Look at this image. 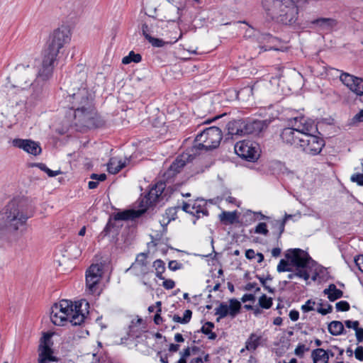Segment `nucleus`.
<instances>
[{
  "label": "nucleus",
  "instance_id": "nucleus-1",
  "mask_svg": "<svg viewBox=\"0 0 363 363\" xmlns=\"http://www.w3.org/2000/svg\"><path fill=\"white\" fill-rule=\"evenodd\" d=\"M69 97L72 99L71 108L74 110V119L77 124L89 129L98 128L102 124L85 88H80L77 92L69 94Z\"/></svg>",
  "mask_w": 363,
  "mask_h": 363
},
{
  "label": "nucleus",
  "instance_id": "nucleus-2",
  "mask_svg": "<svg viewBox=\"0 0 363 363\" xmlns=\"http://www.w3.org/2000/svg\"><path fill=\"white\" fill-rule=\"evenodd\" d=\"M83 306L86 309L89 303L82 300L73 305L70 301L62 300L52 306L50 320L55 325H65L67 322H69L72 325H81L86 318L85 313L82 312Z\"/></svg>",
  "mask_w": 363,
  "mask_h": 363
},
{
  "label": "nucleus",
  "instance_id": "nucleus-3",
  "mask_svg": "<svg viewBox=\"0 0 363 363\" xmlns=\"http://www.w3.org/2000/svg\"><path fill=\"white\" fill-rule=\"evenodd\" d=\"M266 16L284 25H294L298 21V8L294 0H261Z\"/></svg>",
  "mask_w": 363,
  "mask_h": 363
},
{
  "label": "nucleus",
  "instance_id": "nucleus-4",
  "mask_svg": "<svg viewBox=\"0 0 363 363\" xmlns=\"http://www.w3.org/2000/svg\"><path fill=\"white\" fill-rule=\"evenodd\" d=\"M33 206L26 199H13L6 206L2 215L5 226L14 231L26 225L33 216Z\"/></svg>",
  "mask_w": 363,
  "mask_h": 363
},
{
  "label": "nucleus",
  "instance_id": "nucleus-5",
  "mask_svg": "<svg viewBox=\"0 0 363 363\" xmlns=\"http://www.w3.org/2000/svg\"><path fill=\"white\" fill-rule=\"evenodd\" d=\"M314 129L313 121L305 117L295 118L294 127L284 128L280 138L284 143L298 148L306 132L313 131Z\"/></svg>",
  "mask_w": 363,
  "mask_h": 363
},
{
  "label": "nucleus",
  "instance_id": "nucleus-6",
  "mask_svg": "<svg viewBox=\"0 0 363 363\" xmlns=\"http://www.w3.org/2000/svg\"><path fill=\"white\" fill-rule=\"evenodd\" d=\"M223 134L220 128L211 126L198 134L192 147V151L197 153L199 150H210L218 147L222 140Z\"/></svg>",
  "mask_w": 363,
  "mask_h": 363
},
{
  "label": "nucleus",
  "instance_id": "nucleus-7",
  "mask_svg": "<svg viewBox=\"0 0 363 363\" xmlns=\"http://www.w3.org/2000/svg\"><path fill=\"white\" fill-rule=\"evenodd\" d=\"M145 211L146 208L139 210L130 209L116 213L113 217L109 218L101 234L103 236H106L111 232L118 233L119 228L122 226V225H118L116 223L118 221L133 220L136 218H139Z\"/></svg>",
  "mask_w": 363,
  "mask_h": 363
},
{
  "label": "nucleus",
  "instance_id": "nucleus-8",
  "mask_svg": "<svg viewBox=\"0 0 363 363\" xmlns=\"http://www.w3.org/2000/svg\"><path fill=\"white\" fill-rule=\"evenodd\" d=\"M69 40V32L66 28L56 29L50 35L48 47L45 49L43 53L57 58L60 50Z\"/></svg>",
  "mask_w": 363,
  "mask_h": 363
},
{
  "label": "nucleus",
  "instance_id": "nucleus-9",
  "mask_svg": "<svg viewBox=\"0 0 363 363\" xmlns=\"http://www.w3.org/2000/svg\"><path fill=\"white\" fill-rule=\"evenodd\" d=\"M56 60L57 58L43 53V60L33 84V86H36L37 94L41 91L44 82L52 77Z\"/></svg>",
  "mask_w": 363,
  "mask_h": 363
},
{
  "label": "nucleus",
  "instance_id": "nucleus-10",
  "mask_svg": "<svg viewBox=\"0 0 363 363\" xmlns=\"http://www.w3.org/2000/svg\"><path fill=\"white\" fill-rule=\"evenodd\" d=\"M34 73V69L29 65H18L13 73L14 84L13 86L21 90L32 86L34 91L36 92V86H33L34 81L31 82Z\"/></svg>",
  "mask_w": 363,
  "mask_h": 363
},
{
  "label": "nucleus",
  "instance_id": "nucleus-11",
  "mask_svg": "<svg viewBox=\"0 0 363 363\" xmlns=\"http://www.w3.org/2000/svg\"><path fill=\"white\" fill-rule=\"evenodd\" d=\"M316 130L317 128L315 127L313 131L306 132L298 147L305 153L311 155L320 154L325 145L324 140L322 138L313 134Z\"/></svg>",
  "mask_w": 363,
  "mask_h": 363
},
{
  "label": "nucleus",
  "instance_id": "nucleus-12",
  "mask_svg": "<svg viewBox=\"0 0 363 363\" xmlns=\"http://www.w3.org/2000/svg\"><path fill=\"white\" fill-rule=\"evenodd\" d=\"M259 146L256 142L245 140L235 145L236 154L249 162H255L259 157Z\"/></svg>",
  "mask_w": 363,
  "mask_h": 363
},
{
  "label": "nucleus",
  "instance_id": "nucleus-13",
  "mask_svg": "<svg viewBox=\"0 0 363 363\" xmlns=\"http://www.w3.org/2000/svg\"><path fill=\"white\" fill-rule=\"evenodd\" d=\"M102 277V267L98 264H91L86 272V286L90 294L98 292V284Z\"/></svg>",
  "mask_w": 363,
  "mask_h": 363
},
{
  "label": "nucleus",
  "instance_id": "nucleus-14",
  "mask_svg": "<svg viewBox=\"0 0 363 363\" xmlns=\"http://www.w3.org/2000/svg\"><path fill=\"white\" fill-rule=\"evenodd\" d=\"M241 303L236 298L229 300V305L225 302H220L219 306L215 309V315H218L217 321L230 315L232 318L240 312Z\"/></svg>",
  "mask_w": 363,
  "mask_h": 363
},
{
  "label": "nucleus",
  "instance_id": "nucleus-15",
  "mask_svg": "<svg viewBox=\"0 0 363 363\" xmlns=\"http://www.w3.org/2000/svg\"><path fill=\"white\" fill-rule=\"evenodd\" d=\"M340 79L350 91L360 97L363 101V79L347 72H342Z\"/></svg>",
  "mask_w": 363,
  "mask_h": 363
},
{
  "label": "nucleus",
  "instance_id": "nucleus-16",
  "mask_svg": "<svg viewBox=\"0 0 363 363\" xmlns=\"http://www.w3.org/2000/svg\"><path fill=\"white\" fill-rule=\"evenodd\" d=\"M147 258V253L142 252L138 254L135 262L132 264L128 270L131 271L135 276L145 278L149 274L152 273Z\"/></svg>",
  "mask_w": 363,
  "mask_h": 363
},
{
  "label": "nucleus",
  "instance_id": "nucleus-17",
  "mask_svg": "<svg viewBox=\"0 0 363 363\" xmlns=\"http://www.w3.org/2000/svg\"><path fill=\"white\" fill-rule=\"evenodd\" d=\"M285 257L291 262L292 266L296 268H305L310 259L305 251L298 248L288 250Z\"/></svg>",
  "mask_w": 363,
  "mask_h": 363
},
{
  "label": "nucleus",
  "instance_id": "nucleus-18",
  "mask_svg": "<svg viewBox=\"0 0 363 363\" xmlns=\"http://www.w3.org/2000/svg\"><path fill=\"white\" fill-rule=\"evenodd\" d=\"M13 146L23 150L25 152L38 155L41 152V147L38 143L27 139L16 138L12 140Z\"/></svg>",
  "mask_w": 363,
  "mask_h": 363
},
{
  "label": "nucleus",
  "instance_id": "nucleus-19",
  "mask_svg": "<svg viewBox=\"0 0 363 363\" xmlns=\"http://www.w3.org/2000/svg\"><path fill=\"white\" fill-rule=\"evenodd\" d=\"M49 337V335H45L44 342L38 347V363H52L57 361V357L53 355V350L46 342Z\"/></svg>",
  "mask_w": 363,
  "mask_h": 363
},
{
  "label": "nucleus",
  "instance_id": "nucleus-20",
  "mask_svg": "<svg viewBox=\"0 0 363 363\" xmlns=\"http://www.w3.org/2000/svg\"><path fill=\"white\" fill-rule=\"evenodd\" d=\"M268 126L267 121L252 120L243 121V132L245 134L257 135Z\"/></svg>",
  "mask_w": 363,
  "mask_h": 363
},
{
  "label": "nucleus",
  "instance_id": "nucleus-21",
  "mask_svg": "<svg viewBox=\"0 0 363 363\" xmlns=\"http://www.w3.org/2000/svg\"><path fill=\"white\" fill-rule=\"evenodd\" d=\"M188 157L186 155L178 156L164 173V177L169 179L179 173L186 165Z\"/></svg>",
  "mask_w": 363,
  "mask_h": 363
},
{
  "label": "nucleus",
  "instance_id": "nucleus-22",
  "mask_svg": "<svg viewBox=\"0 0 363 363\" xmlns=\"http://www.w3.org/2000/svg\"><path fill=\"white\" fill-rule=\"evenodd\" d=\"M166 188L164 182H159L149 191L145 196V203L148 205H152L156 203L159 197L162 194Z\"/></svg>",
  "mask_w": 363,
  "mask_h": 363
},
{
  "label": "nucleus",
  "instance_id": "nucleus-23",
  "mask_svg": "<svg viewBox=\"0 0 363 363\" xmlns=\"http://www.w3.org/2000/svg\"><path fill=\"white\" fill-rule=\"evenodd\" d=\"M192 215L199 219L201 216H208V211L206 208V203L203 199H197L191 203Z\"/></svg>",
  "mask_w": 363,
  "mask_h": 363
},
{
  "label": "nucleus",
  "instance_id": "nucleus-24",
  "mask_svg": "<svg viewBox=\"0 0 363 363\" xmlns=\"http://www.w3.org/2000/svg\"><path fill=\"white\" fill-rule=\"evenodd\" d=\"M262 336L255 333L250 335L245 342V349L250 352H255L262 345Z\"/></svg>",
  "mask_w": 363,
  "mask_h": 363
},
{
  "label": "nucleus",
  "instance_id": "nucleus-25",
  "mask_svg": "<svg viewBox=\"0 0 363 363\" xmlns=\"http://www.w3.org/2000/svg\"><path fill=\"white\" fill-rule=\"evenodd\" d=\"M126 165V160L123 161L118 157H111L108 163V171L115 174L120 172Z\"/></svg>",
  "mask_w": 363,
  "mask_h": 363
},
{
  "label": "nucleus",
  "instance_id": "nucleus-26",
  "mask_svg": "<svg viewBox=\"0 0 363 363\" xmlns=\"http://www.w3.org/2000/svg\"><path fill=\"white\" fill-rule=\"evenodd\" d=\"M228 134L233 135H242L243 132V121H230L227 124Z\"/></svg>",
  "mask_w": 363,
  "mask_h": 363
},
{
  "label": "nucleus",
  "instance_id": "nucleus-27",
  "mask_svg": "<svg viewBox=\"0 0 363 363\" xmlns=\"http://www.w3.org/2000/svg\"><path fill=\"white\" fill-rule=\"evenodd\" d=\"M311 357L313 363H327L329 359L328 352L322 348L313 350L311 353Z\"/></svg>",
  "mask_w": 363,
  "mask_h": 363
},
{
  "label": "nucleus",
  "instance_id": "nucleus-28",
  "mask_svg": "<svg viewBox=\"0 0 363 363\" xmlns=\"http://www.w3.org/2000/svg\"><path fill=\"white\" fill-rule=\"evenodd\" d=\"M323 293L328 295V298L330 301H335L343 296V292L337 289L336 286L333 284H330L328 289H324Z\"/></svg>",
  "mask_w": 363,
  "mask_h": 363
},
{
  "label": "nucleus",
  "instance_id": "nucleus-29",
  "mask_svg": "<svg viewBox=\"0 0 363 363\" xmlns=\"http://www.w3.org/2000/svg\"><path fill=\"white\" fill-rule=\"evenodd\" d=\"M259 39L262 43H266L268 44V45H265L263 46H260L261 50L267 51V50H277V48H274L271 45V44L274 43L277 40V39L275 37L272 36L271 34H269V33L262 34Z\"/></svg>",
  "mask_w": 363,
  "mask_h": 363
},
{
  "label": "nucleus",
  "instance_id": "nucleus-30",
  "mask_svg": "<svg viewBox=\"0 0 363 363\" xmlns=\"http://www.w3.org/2000/svg\"><path fill=\"white\" fill-rule=\"evenodd\" d=\"M328 331L333 335H340L344 332V325L340 321L333 320L328 325Z\"/></svg>",
  "mask_w": 363,
  "mask_h": 363
},
{
  "label": "nucleus",
  "instance_id": "nucleus-31",
  "mask_svg": "<svg viewBox=\"0 0 363 363\" xmlns=\"http://www.w3.org/2000/svg\"><path fill=\"white\" fill-rule=\"evenodd\" d=\"M219 218L224 224H233L237 219L236 212L223 211L219 215Z\"/></svg>",
  "mask_w": 363,
  "mask_h": 363
},
{
  "label": "nucleus",
  "instance_id": "nucleus-32",
  "mask_svg": "<svg viewBox=\"0 0 363 363\" xmlns=\"http://www.w3.org/2000/svg\"><path fill=\"white\" fill-rule=\"evenodd\" d=\"M312 23L323 29L330 28L335 25V21L328 18H318L314 20Z\"/></svg>",
  "mask_w": 363,
  "mask_h": 363
},
{
  "label": "nucleus",
  "instance_id": "nucleus-33",
  "mask_svg": "<svg viewBox=\"0 0 363 363\" xmlns=\"http://www.w3.org/2000/svg\"><path fill=\"white\" fill-rule=\"evenodd\" d=\"M214 328V324L211 322H206L201 328V331L203 334L208 335V338L209 340H215L217 337V335L212 332L213 328Z\"/></svg>",
  "mask_w": 363,
  "mask_h": 363
},
{
  "label": "nucleus",
  "instance_id": "nucleus-34",
  "mask_svg": "<svg viewBox=\"0 0 363 363\" xmlns=\"http://www.w3.org/2000/svg\"><path fill=\"white\" fill-rule=\"evenodd\" d=\"M153 267L155 269V275L160 279H164L162 276L163 272L165 271L164 262L162 259H156L153 262Z\"/></svg>",
  "mask_w": 363,
  "mask_h": 363
},
{
  "label": "nucleus",
  "instance_id": "nucleus-35",
  "mask_svg": "<svg viewBox=\"0 0 363 363\" xmlns=\"http://www.w3.org/2000/svg\"><path fill=\"white\" fill-rule=\"evenodd\" d=\"M142 60V56L140 54L135 53L133 51H130L128 55L124 57L122 59V63L124 65L130 64V62L138 63Z\"/></svg>",
  "mask_w": 363,
  "mask_h": 363
},
{
  "label": "nucleus",
  "instance_id": "nucleus-36",
  "mask_svg": "<svg viewBox=\"0 0 363 363\" xmlns=\"http://www.w3.org/2000/svg\"><path fill=\"white\" fill-rule=\"evenodd\" d=\"M291 267L292 264L289 259L286 260L284 259H281L277 265V269L279 273L284 272H292Z\"/></svg>",
  "mask_w": 363,
  "mask_h": 363
},
{
  "label": "nucleus",
  "instance_id": "nucleus-37",
  "mask_svg": "<svg viewBox=\"0 0 363 363\" xmlns=\"http://www.w3.org/2000/svg\"><path fill=\"white\" fill-rule=\"evenodd\" d=\"M259 305L262 308L269 309L272 306V299L263 294L259 299Z\"/></svg>",
  "mask_w": 363,
  "mask_h": 363
},
{
  "label": "nucleus",
  "instance_id": "nucleus-38",
  "mask_svg": "<svg viewBox=\"0 0 363 363\" xmlns=\"http://www.w3.org/2000/svg\"><path fill=\"white\" fill-rule=\"evenodd\" d=\"M42 171L46 172L50 177H55L60 174V171H52L45 164L38 163L36 164Z\"/></svg>",
  "mask_w": 363,
  "mask_h": 363
},
{
  "label": "nucleus",
  "instance_id": "nucleus-39",
  "mask_svg": "<svg viewBox=\"0 0 363 363\" xmlns=\"http://www.w3.org/2000/svg\"><path fill=\"white\" fill-rule=\"evenodd\" d=\"M255 233L267 235L269 230L265 223H259L255 228Z\"/></svg>",
  "mask_w": 363,
  "mask_h": 363
},
{
  "label": "nucleus",
  "instance_id": "nucleus-40",
  "mask_svg": "<svg viewBox=\"0 0 363 363\" xmlns=\"http://www.w3.org/2000/svg\"><path fill=\"white\" fill-rule=\"evenodd\" d=\"M308 350H309V347H306L303 344H298L294 350V354L297 357L301 358L303 357L305 352H307Z\"/></svg>",
  "mask_w": 363,
  "mask_h": 363
},
{
  "label": "nucleus",
  "instance_id": "nucleus-41",
  "mask_svg": "<svg viewBox=\"0 0 363 363\" xmlns=\"http://www.w3.org/2000/svg\"><path fill=\"white\" fill-rule=\"evenodd\" d=\"M315 302L311 299L308 300L305 304L301 306V310L304 313H307L314 310Z\"/></svg>",
  "mask_w": 363,
  "mask_h": 363
},
{
  "label": "nucleus",
  "instance_id": "nucleus-42",
  "mask_svg": "<svg viewBox=\"0 0 363 363\" xmlns=\"http://www.w3.org/2000/svg\"><path fill=\"white\" fill-rule=\"evenodd\" d=\"M337 311H347L350 310V304L346 301H340L335 305Z\"/></svg>",
  "mask_w": 363,
  "mask_h": 363
},
{
  "label": "nucleus",
  "instance_id": "nucleus-43",
  "mask_svg": "<svg viewBox=\"0 0 363 363\" xmlns=\"http://www.w3.org/2000/svg\"><path fill=\"white\" fill-rule=\"evenodd\" d=\"M296 277L302 278L306 281H307L310 277L308 272L305 270L304 268H296Z\"/></svg>",
  "mask_w": 363,
  "mask_h": 363
},
{
  "label": "nucleus",
  "instance_id": "nucleus-44",
  "mask_svg": "<svg viewBox=\"0 0 363 363\" xmlns=\"http://www.w3.org/2000/svg\"><path fill=\"white\" fill-rule=\"evenodd\" d=\"M151 45L156 48H161L164 45V43L162 40L153 38L152 36L149 37V38L147 40Z\"/></svg>",
  "mask_w": 363,
  "mask_h": 363
},
{
  "label": "nucleus",
  "instance_id": "nucleus-45",
  "mask_svg": "<svg viewBox=\"0 0 363 363\" xmlns=\"http://www.w3.org/2000/svg\"><path fill=\"white\" fill-rule=\"evenodd\" d=\"M345 325L348 328L354 329L355 330V333H357V330L360 328L359 327V323L357 320L352 321V320H347L345 321Z\"/></svg>",
  "mask_w": 363,
  "mask_h": 363
},
{
  "label": "nucleus",
  "instance_id": "nucleus-46",
  "mask_svg": "<svg viewBox=\"0 0 363 363\" xmlns=\"http://www.w3.org/2000/svg\"><path fill=\"white\" fill-rule=\"evenodd\" d=\"M351 181L356 182L359 186H363V174H354L351 176Z\"/></svg>",
  "mask_w": 363,
  "mask_h": 363
},
{
  "label": "nucleus",
  "instance_id": "nucleus-47",
  "mask_svg": "<svg viewBox=\"0 0 363 363\" xmlns=\"http://www.w3.org/2000/svg\"><path fill=\"white\" fill-rule=\"evenodd\" d=\"M141 30H142V33H143V36L145 37V38L146 40H147L149 38V37L151 36L150 35V29L146 23H144L142 24Z\"/></svg>",
  "mask_w": 363,
  "mask_h": 363
},
{
  "label": "nucleus",
  "instance_id": "nucleus-48",
  "mask_svg": "<svg viewBox=\"0 0 363 363\" xmlns=\"http://www.w3.org/2000/svg\"><path fill=\"white\" fill-rule=\"evenodd\" d=\"M354 357L357 359L363 362V347L358 346L354 350Z\"/></svg>",
  "mask_w": 363,
  "mask_h": 363
},
{
  "label": "nucleus",
  "instance_id": "nucleus-49",
  "mask_svg": "<svg viewBox=\"0 0 363 363\" xmlns=\"http://www.w3.org/2000/svg\"><path fill=\"white\" fill-rule=\"evenodd\" d=\"M359 122H363V109L352 118L351 124H355Z\"/></svg>",
  "mask_w": 363,
  "mask_h": 363
},
{
  "label": "nucleus",
  "instance_id": "nucleus-50",
  "mask_svg": "<svg viewBox=\"0 0 363 363\" xmlns=\"http://www.w3.org/2000/svg\"><path fill=\"white\" fill-rule=\"evenodd\" d=\"M168 267L172 271H176L182 267V264L176 260H172L169 262Z\"/></svg>",
  "mask_w": 363,
  "mask_h": 363
},
{
  "label": "nucleus",
  "instance_id": "nucleus-51",
  "mask_svg": "<svg viewBox=\"0 0 363 363\" xmlns=\"http://www.w3.org/2000/svg\"><path fill=\"white\" fill-rule=\"evenodd\" d=\"M164 281H163V284H162V286L164 289H172L174 286H175V283L173 280L172 279H163Z\"/></svg>",
  "mask_w": 363,
  "mask_h": 363
},
{
  "label": "nucleus",
  "instance_id": "nucleus-52",
  "mask_svg": "<svg viewBox=\"0 0 363 363\" xmlns=\"http://www.w3.org/2000/svg\"><path fill=\"white\" fill-rule=\"evenodd\" d=\"M354 262L358 269L363 272V255L354 258Z\"/></svg>",
  "mask_w": 363,
  "mask_h": 363
},
{
  "label": "nucleus",
  "instance_id": "nucleus-53",
  "mask_svg": "<svg viewBox=\"0 0 363 363\" xmlns=\"http://www.w3.org/2000/svg\"><path fill=\"white\" fill-rule=\"evenodd\" d=\"M332 310H333V306L330 304H328L326 308H324L322 307H319L318 308H317V311L323 315H327L328 313H330V312H332Z\"/></svg>",
  "mask_w": 363,
  "mask_h": 363
},
{
  "label": "nucleus",
  "instance_id": "nucleus-54",
  "mask_svg": "<svg viewBox=\"0 0 363 363\" xmlns=\"http://www.w3.org/2000/svg\"><path fill=\"white\" fill-rule=\"evenodd\" d=\"M192 315V311L189 309H187L184 311V315L182 317V320L184 322V323H188L191 318Z\"/></svg>",
  "mask_w": 363,
  "mask_h": 363
},
{
  "label": "nucleus",
  "instance_id": "nucleus-55",
  "mask_svg": "<svg viewBox=\"0 0 363 363\" xmlns=\"http://www.w3.org/2000/svg\"><path fill=\"white\" fill-rule=\"evenodd\" d=\"M209 354H207L204 356V359L202 357H195L191 359L189 363H204V362L208 361Z\"/></svg>",
  "mask_w": 363,
  "mask_h": 363
},
{
  "label": "nucleus",
  "instance_id": "nucleus-56",
  "mask_svg": "<svg viewBox=\"0 0 363 363\" xmlns=\"http://www.w3.org/2000/svg\"><path fill=\"white\" fill-rule=\"evenodd\" d=\"M90 177L91 179L96 180V182H99V181H104L106 179V175L104 173L100 174H92Z\"/></svg>",
  "mask_w": 363,
  "mask_h": 363
},
{
  "label": "nucleus",
  "instance_id": "nucleus-57",
  "mask_svg": "<svg viewBox=\"0 0 363 363\" xmlns=\"http://www.w3.org/2000/svg\"><path fill=\"white\" fill-rule=\"evenodd\" d=\"M255 296L253 294H245L242 296L241 301L243 303H245L247 301H255Z\"/></svg>",
  "mask_w": 363,
  "mask_h": 363
},
{
  "label": "nucleus",
  "instance_id": "nucleus-58",
  "mask_svg": "<svg viewBox=\"0 0 363 363\" xmlns=\"http://www.w3.org/2000/svg\"><path fill=\"white\" fill-rule=\"evenodd\" d=\"M289 316L292 321H296L299 318V313L296 310H291L289 312Z\"/></svg>",
  "mask_w": 363,
  "mask_h": 363
},
{
  "label": "nucleus",
  "instance_id": "nucleus-59",
  "mask_svg": "<svg viewBox=\"0 0 363 363\" xmlns=\"http://www.w3.org/2000/svg\"><path fill=\"white\" fill-rule=\"evenodd\" d=\"M277 224L278 225L279 230V237H280L281 234L284 232L286 223L285 220H277Z\"/></svg>",
  "mask_w": 363,
  "mask_h": 363
},
{
  "label": "nucleus",
  "instance_id": "nucleus-60",
  "mask_svg": "<svg viewBox=\"0 0 363 363\" xmlns=\"http://www.w3.org/2000/svg\"><path fill=\"white\" fill-rule=\"evenodd\" d=\"M257 254H255V252L252 249L247 250L245 252V257L248 259H252L255 257Z\"/></svg>",
  "mask_w": 363,
  "mask_h": 363
},
{
  "label": "nucleus",
  "instance_id": "nucleus-61",
  "mask_svg": "<svg viewBox=\"0 0 363 363\" xmlns=\"http://www.w3.org/2000/svg\"><path fill=\"white\" fill-rule=\"evenodd\" d=\"M182 210L186 213H190L192 215L193 211H191V203L183 202V205L182 207Z\"/></svg>",
  "mask_w": 363,
  "mask_h": 363
},
{
  "label": "nucleus",
  "instance_id": "nucleus-62",
  "mask_svg": "<svg viewBox=\"0 0 363 363\" xmlns=\"http://www.w3.org/2000/svg\"><path fill=\"white\" fill-rule=\"evenodd\" d=\"M357 340L358 342H361L363 341V328H360L357 330V333H355Z\"/></svg>",
  "mask_w": 363,
  "mask_h": 363
},
{
  "label": "nucleus",
  "instance_id": "nucleus-63",
  "mask_svg": "<svg viewBox=\"0 0 363 363\" xmlns=\"http://www.w3.org/2000/svg\"><path fill=\"white\" fill-rule=\"evenodd\" d=\"M180 354L182 358L186 359V358L191 355V348L187 347L186 348L184 349L183 352H181Z\"/></svg>",
  "mask_w": 363,
  "mask_h": 363
},
{
  "label": "nucleus",
  "instance_id": "nucleus-64",
  "mask_svg": "<svg viewBox=\"0 0 363 363\" xmlns=\"http://www.w3.org/2000/svg\"><path fill=\"white\" fill-rule=\"evenodd\" d=\"M179 350V345L177 344H170L169 347V351L171 352H176Z\"/></svg>",
  "mask_w": 363,
  "mask_h": 363
}]
</instances>
